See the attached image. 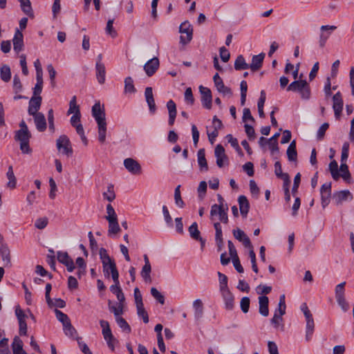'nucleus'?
Wrapping results in <instances>:
<instances>
[{
    "label": "nucleus",
    "mask_w": 354,
    "mask_h": 354,
    "mask_svg": "<svg viewBox=\"0 0 354 354\" xmlns=\"http://www.w3.org/2000/svg\"><path fill=\"white\" fill-rule=\"evenodd\" d=\"M287 91L299 92L302 99L308 100L310 97V88L309 84L306 80H295L290 83Z\"/></svg>",
    "instance_id": "f257e3e1"
},
{
    "label": "nucleus",
    "mask_w": 354,
    "mask_h": 354,
    "mask_svg": "<svg viewBox=\"0 0 354 354\" xmlns=\"http://www.w3.org/2000/svg\"><path fill=\"white\" fill-rule=\"evenodd\" d=\"M219 204L213 205L211 207L210 217L212 220H219L220 221H227V207L224 205L223 202V198L219 196L218 197Z\"/></svg>",
    "instance_id": "f03ea898"
},
{
    "label": "nucleus",
    "mask_w": 354,
    "mask_h": 354,
    "mask_svg": "<svg viewBox=\"0 0 354 354\" xmlns=\"http://www.w3.org/2000/svg\"><path fill=\"white\" fill-rule=\"evenodd\" d=\"M31 133L29 131L18 130L15 131V139L20 142V149L24 153H30L29 140Z\"/></svg>",
    "instance_id": "7ed1b4c3"
},
{
    "label": "nucleus",
    "mask_w": 354,
    "mask_h": 354,
    "mask_svg": "<svg viewBox=\"0 0 354 354\" xmlns=\"http://www.w3.org/2000/svg\"><path fill=\"white\" fill-rule=\"evenodd\" d=\"M100 325L102 328V333L104 339L106 340L109 348L111 351L115 349V344L117 342V339L113 335L109 324L107 321L100 320Z\"/></svg>",
    "instance_id": "20e7f679"
},
{
    "label": "nucleus",
    "mask_w": 354,
    "mask_h": 354,
    "mask_svg": "<svg viewBox=\"0 0 354 354\" xmlns=\"http://www.w3.org/2000/svg\"><path fill=\"white\" fill-rule=\"evenodd\" d=\"M179 32L181 33L180 42L183 44H187L192 39L193 28L192 25L187 21L182 23L179 28Z\"/></svg>",
    "instance_id": "39448f33"
},
{
    "label": "nucleus",
    "mask_w": 354,
    "mask_h": 354,
    "mask_svg": "<svg viewBox=\"0 0 354 354\" xmlns=\"http://www.w3.org/2000/svg\"><path fill=\"white\" fill-rule=\"evenodd\" d=\"M57 149L63 154L67 156H71L73 154V149L71 146V142L69 138L62 135L57 140Z\"/></svg>",
    "instance_id": "423d86ee"
},
{
    "label": "nucleus",
    "mask_w": 354,
    "mask_h": 354,
    "mask_svg": "<svg viewBox=\"0 0 354 354\" xmlns=\"http://www.w3.org/2000/svg\"><path fill=\"white\" fill-rule=\"evenodd\" d=\"M337 29L335 26L323 25L320 27V35L319 37V46L320 48H324L327 42V40L330 37L333 31Z\"/></svg>",
    "instance_id": "0eeeda50"
},
{
    "label": "nucleus",
    "mask_w": 354,
    "mask_h": 354,
    "mask_svg": "<svg viewBox=\"0 0 354 354\" xmlns=\"http://www.w3.org/2000/svg\"><path fill=\"white\" fill-rule=\"evenodd\" d=\"M15 315L19 322V333L20 335H27V324L26 319L27 315L24 313V310L18 306L15 308Z\"/></svg>",
    "instance_id": "6e6552de"
},
{
    "label": "nucleus",
    "mask_w": 354,
    "mask_h": 354,
    "mask_svg": "<svg viewBox=\"0 0 354 354\" xmlns=\"http://www.w3.org/2000/svg\"><path fill=\"white\" fill-rule=\"evenodd\" d=\"M124 166L126 169L133 175H140L142 173L140 164L131 158L124 159Z\"/></svg>",
    "instance_id": "1a4fd4ad"
},
{
    "label": "nucleus",
    "mask_w": 354,
    "mask_h": 354,
    "mask_svg": "<svg viewBox=\"0 0 354 354\" xmlns=\"http://www.w3.org/2000/svg\"><path fill=\"white\" fill-rule=\"evenodd\" d=\"M214 155L216 158V165L221 168L228 165V158L225 154V149L221 145H217L214 149Z\"/></svg>",
    "instance_id": "9d476101"
},
{
    "label": "nucleus",
    "mask_w": 354,
    "mask_h": 354,
    "mask_svg": "<svg viewBox=\"0 0 354 354\" xmlns=\"http://www.w3.org/2000/svg\"><path fill=\"white\" fill-rule=\"evenodd\" d=\"M213 80L217 91L223 96L230 97L232 95L231 88L225 86L223 80L218 73L214 75Z\"/></svg>",
    "instance_id": "9b49d317"
},
{
    "label": "nucleus",
    "mask_w": 354,
    "mask_h": 354,
    "mask_svg": "<svg viewBox=\"0 0 354 354\" xmlns=\"http://www.w3.org/2000/svg\"><path fill=\"white\" fill-rule=\"evenodd\" d=\"M92 116L95 120L97 125L106 123L105 112L104 109L101 107L100 102H96L93 106Z\"/></svg>",
    "instance_id": "f8f14e48"
},
{
    "label": "nucleus",
    "mask_w": 354,
    "mask_h": 354,
    "mask_svg": "<svg viewBox=\"0 0 354 354\" xmlns=\"http://www.w3.org/2000/svg\"><path fill=\"white\" fill-rule=\"evenodd\" d=\"M199 90L201 94V102L203 106L207 109H212V92L209 88L207 87H204L203 86H199Z\"/></svg>",
    "instance_id": "ddd939ff"
},
{
    "label": "nucleus",
    "mask_w": 354,
    "mask_h": 354,
    "mask_svg": "<svg viewBox=\"0 0 354 354\" xmlns=\"http://www.w3.org/2000/svg\"><path fill=\"white\" fill-rule=\"evenodd\" d=\"M103 266V272L106 277H109L110 273L111 274V277L113 281H117V279H119V273L116 268V265L114 261H111L110 262H106L105 264H102Z\"/></svg>",
    "instance_id": "4468645a"
},
{
    "label": "nucleus",
    "mask_w": 354,
    "mask_h": 354,
    "mask_svg": "<svg viewBox=\"0 0 354 354\" xmlns=\"http://www.w3.org/2000/svg\"><path fill=\"white\" fill-rule=\"evenodd\" d=\"M160 65L159 59L158 57H153L149 59L145 65L144 70L146 74L151 77L152 76L156 71L158 69Z\"/></svg>",
    "instance_id": "2eb2a0df"
},
{
    "label": "nucleus",
    "mask_w": 354,
    "mask_h": 354,
    "mask_svg": "<svg viewBox=\"0 0 354 354\" xmlns=\"http://www.w3.org/2000/svg\"><path fill=\"white\" fill-rule=\"evenodd\" d=\"M333 108L335 112V115L336 118L338 119L343 109V100L341 93L339 92L335 93L333 97Z\"/></svg>",
    "instance_id": "dca6fc26"
},
{
    "label": "nucleus",
    "mask_w": 354,
    "mask_h": 354,
    "mask_svg": "<svg viewBox=\"0 0 354 354\" xmlns=\"http://www.w3.org/2000/svg\"><path fill=\"white\" fill-rule=\"evenodd\" d=\"M41 96H37V97H32L30 102H29V106H28V113L30 115H34L37 114L39 112L38 110L40 109L41 104Z\"/></svg>",
    "instance_id": "f3484780"
},
{
    "label": "nucleus",
    "mask_w": 354,
    "mask_h": 354,
    "mask_svg": "<svg viewBox=\"0 0 354 354\" xmlns=\"http://www.w3.org/2000/svg\"><path fill=\"white\" fill-rule=\"evenodd\" d=\"M223 299L225 302V308L228 310L233 309L234 306V296L229 289L221 290Z\"/></svg>",
    "instance_id": "a211bd4d"
},
{
    "label": "nucleus",
    "mask_w": 354,
    "mask_h": 354,
    "mask_svg": "<svg viewBox=\"0 0 354 354\" xmlns=\"http://www.w3.org/2000/svg\"><path fill=\"white\" fill-rule=\"evenodd\" d=\"M145 96L147 103L149 106V111L151 113H154L156 110V106L153 98V91L151 87H147L145 91Z\"/></svg>",
    "instance_id": "6ab92c4d"
},
{
    "label": "nucleus",
    "mask_w": 354,
    "mask_h": 354,
    "mask_svg": "<svg viewBox=\"0 0 354 354\" xmlns=\"http://www.w3.org/2000/svg\"><path fill=\"white\" fill-rule=\"evenodd\" d=\"M264 57L265 54L263 53L254 55L252 58V63L249 64V68L254 72L259 70L262 66Z\"/></svg>",
    "instance_id": "aec40b11"
},
{
    "label": "nucleus",
    "mask_w": 354,
    "mask_h": 354,
    "mask_svg": "<svg viewBox=\"0 0 354 354\" xmlns=\"http://www.w3.org/2000/svg\"><path fill=\"white\" fill-rule=\"evenodd\" d=\"M0 254L6 266L11 265L10 251L6 243L0 244Z\"/></svg>",
    "instance_id": "412c9836"
},
{
    "label": "nucleus",
    "mask_w": 354,
    "mask_h": 354,
    "mask_svg": "<svg viewBox=\"0 0 354 354\" xmlns=\"http://www.w3.org/2000/svg\"><path fill=\"white\" fill-rule=\"evenodd\" d=\"M233 234L236 239L243 243L245 248H251L252 243L250 239L243 230L240 229L234 230Z\"/></svg>",
    "instance_id": "4be33fe9"
},
{
    "label": "nucleus",
    "mask_w": 354,
    "mask_h": 354,
    "mask_svg": "<svg viewBox=\"0 0 354 354\" xmlns=\"http://www.w3.org/2000/svg\"><path fill=\"white\" fill-rule=\"evenodd\" d=\"M37 129L40 131H44L46 129V121L44 115L42 113H38L32 115Z\"/></svg>",
    "instance_id": "5701e85b"
},
{
    "label": "nucleus",
    "mask_w": 354,
    "mask_h": 354,
    "mask_svg": "<svg viewBox=\"0 0 354 354\" xmlns=\"http://www.w3.org/2000/svg\"><path fill=\"white\" fill-rule=\"evenodd\" d=\"M23 34L19 30H17L12 39L14 50L19 53L22 50L24 47Z\"/></svg>",
    "instance_id": "b1692460"
},
{
    "label": "nucleus",
    "mask_w": 354,
    "mask_h": 354,
    "mask_svg": "<svg viewBox=\"0 0 354 354\" xmlns=\"http://www.w3.org/2000/svg\"><path fill=\"white\" fill-rule=\"evenodd\" d=\"M239 209L243 218H245L248 213L250 204L245 196H240L238 198Z\"/></svg>",
    "instance_id": "393cba45"
},
{
    "label": "nucleus",
    "mask_w": 354,
    "mask_h": 354,
    "mask_svg": "<svg viewBox=\"0 0 354 354\" xmlns=\"http://www.w3.org/2000/svg\"><path fill=\"white\" fill-rule=\"evenodd\" d=\"M113 282L114 284L110 287V290L116 295L117 299L120 302H124L125 297L120 286L119 279H117V281H113Z\"/></svg>",
    "instance_id": "a878e982"
},
{
    "label": "nucleus",
    "mask_w": 354,
    "mask_h": 354,
    "mask_svg": "<svg viewBox=\"0 0 354 354\" xmlns=\"http://www.w3.org/2000/svg\"><path fill=\"white\" fill-rule=\"evenodd\" d=\"M268 303L269 299L268 297L260 296L259 297V313L264 317H267L269 314Z\"/></svg>",
    "instance_id": "bb28decb"
},
{
    "label": "nucleus",
    "mask_w": 354,
    "mask_h": 354,
    "mask_svg": "<svg viewBox=\"0 0 354 354\" xmlns=\"http://www.w3.org/2000/svg\"><path fill=\"white\" fill-rule=\"evenodd\" d=\"M167 107L169 112V124L172 126L174 123L175 118L176 116V106L175 102L170 100L167 103Z\"/></svg>",
    "instance_id": "cd10ccee"
},
{
    "label": "nucleus",
    "mask_w": 354,
    "mask_h": 354,
    "mask_svg": "<svg viewBox=\"0 0 354 354\" xmlns=\"http://www.w3.org/2000/svg\"><path fill=\"white\" fill-rule=\"evenodd\" d=\"M95 71H96V78L97 82L100 84H103L105 82V75H106V69L105 66L103 63H96L95 64Z\"/></svg>",
    "instance_id": "c85d7f7f"
},
{
    "label": "nucleus",
    "mask_w": 354,
    "mask_h": 354,
    "mask_svg": "<svg viewBox=\"0 0 354 354\" xmlns=\"http://www.w3.org/2000/svg\"><path fill=\"white\" fill-rule=\"evenodd\" d=\"M175 228L176 231L179 234L183 233V223H165V225L158 227V230H169Z\"/></svg>",
    "instance_id": "c756f323"
},
{
    "label": "nucleus",
    "mask_w": 354,
    "mask_h": 354,
    "mask_svg": "<svg viewBox=\"0 0 354 354\" xmlns=\"http://www.w3.org/2000/svg\"><path fill=\"white\" fill-rule=\"evenodd\" d=\"M12 348L13 354H27L26 352L23 349V342L17 336L15 337L12 344Z\"/></svg>",
    "instance_id": "7c9ffc66"
},
{
    "label": "nucleus",
    "mask_w": 354,
    "mask_h": 354,
    "mask_svg": "<svg viewBox=\"0 0 354 354\" xmlns=\"http://www.w3.org/2000/svg\"><path fill=\"white\" fill-rule=\"evenodd\" d=\"M348 198L352 199V195L348 190H343L336 192L333 195V199L337 204L341 203L344 201H346Z\"/></svg>",
    "instance_id": "2f4dec72"
},
{
    "label": "nucleus",
    "mask_w": 354,
    "mask_h": 354,
    "mask_svg": "<svg viewBox=\"0 0 354 354\" xmlns=\"http://www.w3.org/2000/svg\"><path fill=\"white\" fill-rule=\"evenodd\" d=\"M287 156L289 161L295 162L297 159V152L296 150V142L293 140L290 142L287 149Z\"/></svg>",
    "instance_id": "473e14b6"
},
{
    "label": "nucleus",
    "mask_w": 354,
    "mask_h": 354,
    "mask_svg": "<svg viewBox=\"0 0 354 354\" xmlns=\"http://www.w3.org/2000/svg\"><path fill=\"white\" fill-rule=\"evenodd\" d=\"M198 163L200 166L201 171H207L208 170V166L207 163V160L205 158V150L203 149H201L198 150Z\"/></svg>",
    "instance_id": "72a5a7b5"
},
{
    "label": "nucleus",
    "mask_w": 354,
    "mask_h": 354,
    "mask_svg": "<svg viewBox=\"0 0 354 354\" xmlns=\"http://www.w3.org/2000/svg\"><path fill=\"white\" fill-rule=\"evenodd\" d=\"M194 315L196 319H200L203 314V304L201 299H196L193 302Z\"/></svg>",
    "instance_id": "f704fd0d"
},
{
    "label": "nucleus",
    "mask_w": 354,
    "mask_h": 354,
    "mask_svg": "<svg viewBox=\"0 0 354 354\" xmlns=\"http://www.w3.org/2000/svg\"><path fill=\"white\" fill-rule=\"evenodd\" d=\"M234 68L236 71L249 68V64L246 63L243 55H239L234 62Z\"/></svg>",
    "instance_id": "c9c22d12"
},
{
    "label": "nucleus",
    "mask_w": 354,
    "mask_h": 354,
    "mask_svg": "<svg viewBox=\"0 0 354 354\" xmlns=\"http://www.w3.org/2000/svg\"><path fill=\"white\" fill-rule=\"evenodd\" d=\"M106 123L97 125L98 140L102 144L106 141Z\"/></svg>",
    "instance_id": "e433bc0d"
},
{
    "label": "nucleus",
    "mask_w": 354,
    "mask_h": 354,
    "mask_svg": "<svg viewBox=\"0 0 354 354\" xmlns=\"http://www.w3.org/2000/svg\"><path fill=\"white\" fill-rule=\"evenodd\" d=\"M0 75L1 80L5 82H8L10 81L11 78V72L10 68L8 65H3L0 68Z\"/></svg>",
    "instance_id": "4c0bfd02"
},
{
    "label": "nucleus",
    "mask_w": 354,
    "mask_h": 354,
    "mask_svg": "<svg viewBox=\"0 0 354 354\" xmlns=\"http://www.w3.org/2000/svg\"><path fill=\"white\" fill-rule=\"evenodd\" d=\"M328 169L333 178L335 180H338L340 177V174L338 172L337 162L334 160L331 161L328 165Z\"/></svg>",
    "instance_id": "58836bf2"
},
{
    "label": "nucleus",
    "mask_w": 354,
    "mask_h": 354,
    "mask_svg": "<svg viewBox=\"0 0 354 354\" xmlns=\"http://www.w3.org/2000/svg\"><path fill=\"white\" fill-rule=\"evenodd\" d=\"M80 111V106L77 104V97L75 95L73 96L69 102V109L67 114H77Z\"/></svg>",
    "instance_id": "ea45409f"
},
{
    "label": "nucleus",
    "mask_w": 354,
    "mask_h": 354,
    "mask_svg": "<svg viewBox=\"0 0 354 354\" xmlns=\"http://www.w3.org/2000/svg\"><path fill=\"white\" fill-rule=\"evenodd\" d=\"M111 301H109V310L113 313L114 315L116 317H120V315L123 313V306L124 302H120L118 303L117 306H111Z\"/></svg>",
    "instance_id": "a19ab883"
},
{
    "label": "nucleus",
    "mask_w": 354,
    "mask_h": 354,
    "mask_svg": "<svg viewBox=\"0 0 354 354\" xmlns=\"http://www.w3.org/2000/svg\"><path fill=\"white\" fill-rule=\"evenodd\" d=\"M23 12L28 16L32 15V9L30 0H19Z\"/></svg>",
    "instance_id": "79ce46f5"
},
{
    "label": "nucleus",
    "mask_w": 354,
    "mask_h": 354,
    "mask_svg": "<svg viewBox=\"0 0 354 354\" xmlns=\"http://www.w3.org/2000/svg\"><path fill=\"white\" fill-rule=\"evenodd\" d=\"M315 328V322L314 320H308L306 321V339L307 342H309L313 336Z\"/></svg>",
    "instance_id": "37998d69"
},
{
    "label": "nucleus",
    "mask_w": 354,
    "mask_h": 354,
    "mask_svg": "<svg viewBox=\"0 0 354 354\" xmlns=\"http://www.w3.org/2000/svg\"><path fill=\"white\" fill-rule=\"evenodd\" d=\"M103 197L104 199H106L109 202L115 199V194L114 192L113 185L110 184L108 185L107 190L103 193Z\"/></svg>",
    "instance_id": "c03bdc74"
},
{
    "label": "nucleus",
    "mask_w": 354,
    "mask_h": 354,
    "mask_svg": "<svg viewBox=\"0 0 354 354\" xmlns=\"http://www.w3.org/2000/svg\"><path fill=\"white\" fill-rule=\"evenodd\" d=\"M6 176L9 180L8 183V187L10 188H15L16 186V178L15 176L12 166H10L8 167Z\"/></svg>",
    "instance_id": "a18cd8bd"
},
{
    "label": "nucleus",
    "mask_w": 354,
    "mask_h": 354,
    "mask_svg": "<svg viewBox=\"0 0 354 354\" xmlns=\"http://www.w3.org/2000/svg\"><path fill=\"white\" fill-rule=\"evenodd\" d=\"M151 271V266L144 265L141 271V276L144 279L145 282L151 283V277L150 275Z\"/></svg>",
    "instance_id": "49530a36"
},
{
    "label": "nucleus",
    "mask_w": 354,
    "mask_h": 354,
    "mask_svg": "<svg viewBox=\"0 0 354 354\" xmlns=\"http://www.w3.org/2000/svg\"><path fill=\"white\" fill-rule=\"evenodd\" d=\"M124 91L130 93H133L136 91L133 79L131 77H127L124 80Z\"/></svg>",
    "instance_id": "de8ad7c7"
},
{
    "label": "nucleus",
    "mask_w": 354,
    "mask_h": 354,
    "mask_svg": "<svg viewBox=\"0 0 354 354\" xmlns=\"http://www.w3.org/2000/svg\"><path fill=\"white\" fill-rule=\"evenodd\" d=\"M37 83L33 88V97L40 96L43 88V77H36Z\"/></svg>",
    "instance_id": "09e8293b"
},
{
    "label": "nucleus",
    "mask_w": 354,
    "mask_h": 354,
    "mask_svg": "<svg viewBox=\"0 0 354 354\" xmlns=\"http://www.w3.org/2000/svg\"><path fill=\"white\" fill-rule=\"evenodd\" d=\"M138 315L142 318L143 322L147 324L149 322V316L145 309L144 304L136 306Z\"/></svg>",
    "instance_id": "8fccbe9b"
},
{
    "label": "nucleus",
    "mask_w": 354,
    "mask_h": 354,
    "mask_svg": "<svg viewBox=\"0 0 354 354\" xmlns=\"http://www.w3.org/2000/svg\"><path fill=\"white\" fill-rule=\"evenodd\" d=\"M214 228L216 230V241L218 247L223 244L222 230L220 223H214Z\"/></svg>",
    "instance_id": "3c124183"
},
{
    "label": "nucleus",
    "mask_w": 354,
    "mask_h": 354,
    "mask_svg": "<svg viewBox=\"0 0 354 354\" xmlns=\"http://www.w3.org/2000/svg\"><path fill=\"white\" fill-rule=\"evenodd\" d=\"M189 232L191 237L195 240L201 237L196 223H193V224L189 227Z\"/></svg>",
    "instance_id": "603ef678"
},
{
    "label": "nucleus",
    "mask_w": 354,
    "mask_h": 354,
    "mask_svg": "<svg viewBox=\"0 0 354 354\" xmlns=\"http://www.w3.org/2000/svg\"><path fill=\"white\" fill-rule=\"evenodd\" d=\"M339 171L342 173L340 174V176H342L344 180L348 181L351 179V174L349 172L348 167L346 164H341Z\"/></svg>",
    "instance_id": "864d4df0"
},
{
    "label": "nucleus",
    "mask_w": 354,
    "mask_h": 354,
    "mask_svg": "<svg viewBox=\"0 0 354 354\" xmlns=\"http://www.w3.org/2000/svg\"><path fill=\"white\" fill-rule=\"evenodd\" d=\"M180 185H178L174 190V200L175 203L177 206L180 207H183L184 206V202L181 198L180 191Z\"/></svg>",
    "instance_id": "5fc2aeb1"
},
{
    "label": "nucleus",
    "mask_w": 354,
    "mask_h": 354,
    "mask_svg": "<svg viewBox=\"0 0 354 354\" xmlns=\"http://www.w3.org/2000/svg\"><path fill=\"white\" fill-rule=\"evenodd\" d=\"M113 19H109L107 21L106 26L105 28L106 33L110 35L112 38H115L117 36V32L113 28Z\"/></svg>",
    "instance_id": "6e6d98bb"
},
{
    "label": "nucleus",
    "mask_w": 354,
    "mask_h": 354,
    "mask_svg": "<svg viewBox=\"0 0 354 354\" xmlns=\"http://www.w3.org/2000/svg\"><path fill=\"white\" fill-rule=\"evenodd\" d=\"M106 218L108 221H117V215L111 204L106 206Z\"/></svg>",
    "instance_id": "4d7b16f0"
},
{
    "label": "nucleus",
    "mask_w": 354,
    "mask_h": 354,
    "mask_svg": "<svg viewBox=\"0 0 354 354\" xmlns=\"http://www.w3.org/2000/svg\"><path fill=\"white\" fill-rule=\"evenodd\" d=\"M286 308L285 295H281L279 297L278 308L276 310H277L278 315L283 316L286 313Z\"/></svg>",
    "instance_id": "13d9d810"
},
{
    "label": "nucleus",
    "mask_w": 354,
    "mask_h": 354,
    "mask_svg": "<svg viewBox=\"0 0 354 354\" xmlns=\"http://www.w3.org/2000/svg\"><path fill=\"white\" fill-rule=\"evenodd\" d=\"M57 259L60 263H63L65 266L68 263H69V261H72V259L70 258L68 253L66 252H58Z\"/></svg>",
    "instance_id": "bf43d9fd"
},
{
    "label": "nucleus",
    "mask_w": 354,
    "mask_h": 354,
    "mask_svg": "<svg viewBox=\"0 0 354 354\" xmlns=\"http://www.w3.org/2000/svg\"><path fill=\"white\" fill-rule=\"evenodd\" d=\"M55 313L57 319L60 322L62 323L63 326L65 325L66 324H67L70 321V319H69L68 317L67 316V315L64 314V313H62L59 310L55 309Z\"/></svg>",
    "instance_id": "052dcab7"
},
{
    "label": "nucleus",
    "mask_w": 354,
    "mask_h": 354,
    "mask_svg": "<svg viewBox=\"0 0 354 354\" xmlns=\"http://www.w3.org/2000/svg\"><path fill=\"white\" fill-rule=\"evenodd\" d=\"M151 294L160 304H165L164 296L156 288H151Z\"/></svg>",
    "instance_id": "680f3d73"
},
{
    "label": "nucleus",
    "mask_w": 354,
    "mask_h": 354,
    "mask_svg": "<svg viewBox=\"0 0 354 354\" xmlns=\"http://www.w3.org/2000/svg\"><path fill=\"white\" fill-rule=\"evenodd\" d=\"M116 322L119 325V326L124 331L127 333L131 332V328L128 323L125 321V319L122 317H116Z\"/></svg>",
    "instance_id": "e2e57ef3"
},
{
    "label": "nucleus",
    "mask_w": 354,
    "mask_h": 354,
    "mask_svg": "<svg viewBox=\"0 0 354 354\" xmlns=\"http://www.w3.org/2000/svg\"><path fill=\"white\" fill-rule=\"evenodd\" d=\"M185 100L188 104L190 105H193L194 103V98L192 88L190 87L187 88L185 91Z\"/></svg>",
    "instance_id": "0e129e2a"
},
{
    "label": "nucleus",
    "mask_w": 354,
    "mask_h": 354,
    "mask_svg": "<svg viewBox=\"0 0 354 354\" xmlns=\"http://www.w3.org/2000/svg\"><path fill=\"white\" fill-rule=\"evenodd\" d=\"M226 138L227 139V142L231 145V146L234 147L237 152L240 153L241 149L239 145L237 139L234 138L231 134H228Z\"/></svg>",
    "instance_id": "69168bd1"
},
{
    "label": "nucleus",
    "mask_w": 354,
    "mask_h": 354,
    "mask_svg": "<svg viewBox=\"0 0 354 354\" xmlns=\"http://www.w3.org/2000/svg\"><path fill=\"white\" fill-rule=\"evenodd\" d=\"M346 285V282L344 281L335 287V299L344 297V286Z\"/></svg>",
    "instance_id": "338daca9"
},
{
    "label": "nucleus",
    "mask_w": 354,
    "mask_h": 354,
    "mask_svg": "<svg viewBox=\"0 0 354 354\" xmlns=\"http://www.w3.org/2000/svg\"><path fill=\"white\" fill-rule=\"evenodd\" d=\"M329 124L327 122H324L318 129L317 133V138L319 140H322L324 138L325 133L328 129Z\"/></svg>",
    "instance_id": "774afa93"
}]
</instances>
